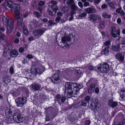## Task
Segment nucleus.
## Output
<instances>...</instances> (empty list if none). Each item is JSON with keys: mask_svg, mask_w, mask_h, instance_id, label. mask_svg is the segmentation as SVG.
<instances>
[{"mask_svg": "<svg viewBox=\"0 0 125 125\" xmlns=\"http://www.w3.org/2000/svg\"><path fill=\"white\" fill-rule=\"evenodd\" d=\"M109 48V47H106L102 51V52H104V54L105 55L107 54L109 52V51L108 49Z\"/></svg>", "mask_w": 125, "mask_h": 125, "instance_id": "obj_29", "label": "nucleus"}, {"mask_svg": "<svg viewBox=\"0 0 125 125\" xmlns=\"http://www.w3.org/2000/svg\"><path fill=\"white\" fill-rule=\"evenodd\" d=\"M95 92L96 93L98 94L99 92V89L98 87H96L95 89Z\"/></svg>", "mask_w": 125, "mask_h": 125, "instance_id": "obj_54", "label": "nucleus"}, {"mask_svg": "<svg viewBox=\"0 0 125 125\" xmlns=\"http://www.w3.org/2000/svg\"><path fill=\"white\" fill-rule=\"evenodd\" d=\"M120 95L123 99L125 97V88L122 89L120 93Z\"/></svg>", "mask_w": 125, "mask_h": 125, "instance_id": "obj_24", "label": "nucleus"}, {"mask_svg": "<svg viewBox=\"0 0 125 125\" xmlns=\"http://www.w3.org/2000/svg\"><path fill=\"white\" fill-rule=\"evenodd\" d=\"M10 73H13L14 72V70L13 68L12 67H11L10 68Z\"/></svg>", "mask_w": 125, "mask_h": 125, "instance_id": "obj_44", "label": "nucleus"}, {"mask_svg": "<svg viewBox=\"0 0 125 125\" xmlns=\"http://www.w3.org/2000/svg\"><path fill=\"white\" fill-rule=\"evenodd\" d=\"M65 100V98L64 97H61V100L62 102H64Z\"/></svg>", "mask_w": 125, "mask_h": 125, "instance_id": "obj_58", "label": "nucleus"}, {"mask_svg": "<svg viewBox=\"0 0 125 125\" xmlns=\"http://www.w3.org/2000/svg\"><path fill=\"white\" fill-rule=\"evenodd\" d=\"M110 42L109 41H106L104 43V45L107 47H109V46L110 45Z\"/></svg>", "mask_w": 125, "mask_h": 125, "instance_id": "obj_36", "label": "nucleus"}, {"mask_svg": "<svg viewBox=\"0 0 125 125\" xmlns=\"http://www.w3.org/2000/svg\"><path fill=\"white\" fill-rule=\"evenodd\" d=\"M85 11L88 13H94L96 11V9L93 7L85 9Z\"/></svg>", "mask_w": 125, "mask_h": 125, "instance_id": "obj_19", "label": "nucleus"}, {"mask_svg": "<svg viewBox=\"0 0 125 125\" xmlns=\"http://www.w3.org/2000/svg\"><path fill=\"white\" fill-rule=\"evenodd\" d=\"M45 2L44 1H41L38 3V5L40 6H42L44 5Z\"/></svg>", "mask_w": 125, "mask_h": 125, "instance_id": "obj_38", "label": "nucleus"}, {"mask_svg": "<svg viewBox=\"0 0 125 125\" xmlns=\"http://www.w3.org/2000/svg\"><path fill=\"white\" fill-rule=\"evenodd\" d=\"M56 73L54 74L52 77V81L54 82L57 83V81H58L60 80L59 77L58 73H59L60 71L59 70L57 71Z\"/></svg>", "mask_w": 125, "mask_h": 125, "instance_id": "obj_13", "label": "nucleus"}, {"mask_svg": "<svg viewBox=\"0 0 125 125\" xmlns=\"http://www.w3.org/2000/svg\"><path fill=\"white\" fill-rule=\"evenodd\" d=\"M22 62L25 64L27 62V60L25 59H24L22 61Z\"/></svg>", "mask_w": 125, "mask_h": 125, "instance_id": "obj_63", "label": "nucleus"}, {"mask_svg": "<svg viewBox=\"0 0 125 125\" xmlns=\"http://www.w3.org/2000/svg\"><path fill=\"white\" fill-rule=\"evenodd\" d=\"M12 9H13L14 10V12H15V11L16 10V11H20V8L19 5L18 4L14 3L12 7Z\"/></svg>", "mask_w": 125, "mask_h": 125, "instance_id": "obj_22", "label": "nucleus"}, {"mask_svg": "<svg viewBox=\"0 0 125 125\" xmlns=\"http://www.w3.org/2000/svg\"><path fill=\"white\" fill-rule=\"evenodd\" d=\"M116 34L117 35H119L120 34V29H117L116 31Z\"/></svg>", "mask_w": 125, "mask_h": 125, "instance_id": "obj_56", "label": "nucleus"}, {"mask_svg": "<svg viewBox=\"0 0 125 125\" xmlns=\"http://www.w3.org/2000/svg\"><path fill=\"white\" fill-rule=\"evenodd\" d=\"M71 8L73 10H77L79 8L77 6L75 5V3L71 5Z\"/></svg>", "mask_w": 125, "mask_h": 125, "instance_id": "obj_32", "label": "nucleus"}, {"mask_svg": "<svg viewBox=\"0 0 125 125\" xmlns=\"http://www.w3.org/2000/svg\"><path fill=\"white\" fill-rule=\"evenodd\" d=\"M18 54L17 51L15 50H12L10 53V55L12 57H16L17 56Z\"/></svg>", "mask_w": 125, "mask_h": 125, "instance_id": "obj_27", "label": "nucleus"}, {"mask_svg": "<svg viewBox=\"0 0 125 125\" xmlns=\"http://www.w3.org/2000/svg\"><path fill=\"white\" fill-rule=\"evenodd\" d=\"M120 14L122 16H124L125 15V13L124 11L122 10L120 12Z\"/></svg>", "mask_w": 125, "mask_h": 125, "instance_id": "obj_62", "label": "nucleus"}, {"mask_svg": "<svg viewBox=\"0 0 125 125\" xmlns=\"http://www.w3.org/2000/svg\"><path fill=\"white\" fill-rule=\"evenodd\" d=\"M51 5H50V7L52 9L53 12L56 13L58 10V7L57 6V2L54 1H52L51 2Z\"/></svg>", "mask_w": 125, "mask_h": 125, "instance_id": "obj_9", "label": "nucleus"}, {"mask_svg": "<svg viewBox=\"0 0 125 125\" xmlns=\"http://www.w3.org/2000/svg\"><path fill=\"white\" fill-rule=\"evenodd\" d=\"M70 41V38L69 36H65L62 39V43L65 45L69 44V42Z\"/></svg>", "mask_w": 125, "mask_h": 125, "instance_id": "obj_14", "label": "nucleus"}, {"mask_svg": "<svg viewBox=\"0 0 125 125\" xmlns=\"http://www.w3.org/2000/svg\"><path fill=\"white\" fill-rule=\"evenodd\" d=\"M34 39V37L32 36H31L28 38V40L29 41H31L33 40Z\"/></svg>", "mask_w": 125, "mask_h": 125, "instance_id": "obj_52", "label": "nucleus"}, {"mask_svg": "<svg viewBox=\"0 0 125 125\" xmlns=\"http://www.w3.org/2000/svg\"><path fill=\"white\" fill-rule=\"evenodd\" d=\"M56 98L57 99V100L58 101H60L61 100V96L59 95H57L56 96Z\"/></svg>", "mask_w": 125, "mask_h": 125, "instance_id": "obj_40", "label": "nucleus"}, {"mask_svg": "<svg viewBox=\"0 0 125 125\" xmlns=\"http://www.w3.org/2000/svg\"><path fill=\"white\" fill-rule=\"evenodd\" d=\"M43 68L42 67L39 68H37L34 66H32L31 68V72L35 75L37 74H41L43 72Z\"/></svg>", "mask_w": 125, "mask_h": 125, "instance_id": "obj_7", "label": "nucleus"}, {"mask_svg": "<svg viewBox=\"0 0 125 125\" xmlns=\"http://www.w3.org/2000/svg\"><path fill=\"white\" fill-rule=\"evenodd\" d=\"M124 54L123 53H119L115 55V59L121 62L124 61Z\"/></svg>", "mask_w": 125, "mask_h": 125, "instance_id": "obj_12", "label": "nucleus"}, {"mask_svg": "<svg viewBox=\"0 0 125 125\" xmlns=\"http://www.w3.org/2000/svg\"><path fill=\"white\" fill-rule=\"evenodd\" d=\"M102 16L105 19L109 18L111 17V14H109L106 11H104L102 13Z\"/></svg>", "mask_w": 125, "mask_h": 125, "instance_id": "obj_21", "label": "nucleus"}, {"mask_svg": "<svg viewBox=\"0 0 125 125\" xmlns=\"http://www.w3.org/2000/svg\"><path fill=\"white\" fill-rule=\"evenodd\" d=\"M108 104L110 106L114 108L117 106L118 104L116 102L114 101L112 99H111L109 101Z\"/></svg>", "mask_w": 125, "mask_h": 125, "instance_id": "obj_16", "label": "nucleus"}, {"mask_svg": "<svg viewBox=\"0 0 125 125\" xmlns=\"http://www.w3.org/2000/svg\"><path fill=\"white\" fill-rule=\"evenodd\" d=\"M24 51V49L22 47H21L19 50V52L20 53H22Z\"/></svg>", "mask_w": 125, "mask_h": 125, "instance_id": "obj_43", "label": "nucleus"}, {"mask_svg": "<svg viewBox=\"0 0 125 125\" xmlns=\"http://www.w3.org/2000/svg\"><path fill=\"white\" fill-rule=\"evenodd\" d=\"M5 35L4 34H2L0 32V39H4L5 37Z\"/></svg>", "mask_w": 125, "mask_h": 125, "instance_id": "obj_39", "label": "nucleus"}, {"mask_svg": "<svg viewBox=\"0 0 125 125\" xmlns=\"http://www.w3.org/2000/svg\"><path fill=\"white\" fill-rule=\"evenodd\" d=\"M78 4L79 6L81 8L83 7V3L81 2H79L78 3Z\"/></svg>", "mask_w": 125, "mask_h": 125, "instance_id": "obj_48", "label": "nucleus"}, {"mask_svg": "<svg viewBox=\"0 0 125 125\" xmlns=\"http://www.w3.org/2000/svg\"><path fill=\"white\" fill-rule=\"evenodd\" d=\"M50 120V118L48 116H46L45 118V120L46 121H49Z\"/></svg>", "mask_w": 125, "mask_h": 125, "instance_id": "obj_61", "label": "nucleus"}, {"mask_svg": "<svg viewBox=\"0 0 125 125\" xmlns=\"http://www.w3.org/2000/svg\"><path fill=\"white\" fill-rule=\"evenodd\" d=\"M97 71L99 72L106 73L109 69V66L107 63H104L97 67Z\"/></svg>", "mask_w": 125, "mask_h": 125, "instance_id": "obj_3", "label": "nucleus"}, {"mask_svg": "<svg viewBox=\"0 0 125 125\" xmlns=\"http://www.w3.org/2000/svg\"><path fill=\"white\" fill-rule=\"evenodd\" d=\"M3 81L5 84H7L9 82H10L11 79L9 77H6L3 78Z\"/></svg>", "mask_w": 125, "mask_h": 125, "instance_id": "obj_26", "label": "nucleus"}, {"mask_svg": "<svg viewBox=\"0 0 125 125\" xmlns=\"http://www.w3.org/2000/svg\"><path fill=\"white\" fill-rule=\"evenodd\" d=\"M19 42V40L17 38H16L14 40V42L15 43H18Z\"/></svg>", "mask_w": 125, "mask_h": 125, "instance_id": "obj_49", "label": "nucleus"}, {"mask_svg": "<svg viewBox=\"0 0 125 125\" xmlns=\"http://www.w3.org/2000/svg\"><path fill=\"white\" fill-rule=\"evenodd\" d=\"M116 29L115 28H113L111 32V35L114 38H116L117 37L116 34Z\"/></svg>", "mask_w": 125, "mask_h": 125, "instance_id": "obj_30", "label": "nucleus"}, {"mask_svg": "<svg viewBox=\"0 0 125 125\" xmlns=\"http://www.w3.org/2000/svg\"><path fill=\"white\" fill-rule=\"evenodd\" d=\"M14 16L15 18L17 20V25L20 26L21 24L23 25L22 15L20 13V11H17L15 10L14 12Z\"/></svg>", "mask_w": 125, "mask_h": 125, "instance_id": "obj_4", "label": "nucleus"}, {"mask_svg": "<svg viewBox=\"0 0 125 125\" xmlns=\"http://www.w3.org/2000/svg\"><path fill=\"white\" fill-rule=\"evenodd\" d=\"M112 48L114 51H119L120 50V46L119 45L115 46L113 45L112 46Z\"/></svg>", "mask_w": 125, "mask_h": 125, "instance_id": "obj_28", "label": "nucleus"}, {"mask_svg": "<svg viewBox=\"0 0 125 125\" xmlns=\"http://www.w3.org/2000/svg\"><path fill=\"white\" fill-rule=\"evenodd\" d=\"M0 30L2 31H4L5 30L4 27L3 26H1L0 27Z\"/></svg>", "mask_w": 125, "mask_h": 125, "instance_id": "obj_57", "label": "nucleus"}, {"mask_svg": "<svg viewBox=\"0 0 125 125\" xmlns=\"http://www.w3.org/2000/svg\"><path fill=\"white\" fill-rule=\"evenodd\" d=\"M2 21L4 23H6L7 22V31L9 33H11L13 30L14 23L13 20L11 18H9L8 20L5 16L2 17Z\"/></svg>", "mask_w": 125, "mask_h": 125, "instance_id": "obj_2", "label": "nucleus"}, {"mask_svg": "<svg viewBox=\"0 0 125 125\" xmlns=\"http://www.w3.org/2000/svg\"><path fill=\"white\" fill-rule=\"evenodd\" d=\"M61 18L60 17L58 16L55 19V21L58 22L61 20Z\"/></svg>", "mask_w": 125, "mask_h": 125, "instance_id": "obj_50", "label": "nucleus"}, {"mask_svg": "<svg viewBox=\"0 0 125 125\" xmlns=\"http://www.w3.org/2000/svg\"><path fill=\"white\" fill-rule=\"evenodd\" d=\"M26 57L29 59H32L33 58V56L30 54H28L26 56Z\"/></svg>", "mask_w": 125, "mask_h": 125, "instance_id": "obj_42", "label": "nucleus"}, {"mask_svg": "<svg viewBox=\"0 0 125 125\" xmlns=\"http://www.w3.org/2000/svg\"><path fill=\"white\" fill-rule=\"evenodd\" d=\"M121 22V19L119 18H118L117 19V23L118 24H120Z\"/></svg>", "mask_w": 125, "mask_h": 125, "instance_id": "obj_59", "label": "nucleus"}, {"mask_svg": "<svg viewBox=\"0 0 125 125\" xmlns=\"http://www.w3.org/2000/svg\"><path fill=\"white\" fill-rule=\"evenodd\" d=\"M119 41L121 42V43L122 45L125 44V37H120L118 39Z\"/></svg>", "mask_w": 125, "mask_h": 125, "instance_id": "obj_31", "label": "nucleus"}, {"mask_svg": "<svg viewBox=\"0 0 125 125\" xmlns=\"http://www.w3.org/2000/svg\"><path fill=\"white\" fill-rule=\"evenodd\" d=\"M46 30V29L44 28L35 30L33 31V34L36 37L41 36L44 33Z\"/></svg>", "mask_w": 125, "mask_h": 125, "instance_id": "obj_8", "label": "nucleus"}, {"mask_svg": "<svg viewBox=\"0 0 125 125\" xmlns=\"http://www.w3.org/2000/svg\"><path fill=\"white\" fill-rule=\"evenodd\" d=\"M95 87V85L94 84L92 83L90 85L88 91L89 93H91L94 91Z\"/></svg>", "mask_w": 125, "mask_h": 125, "instance_id": "obj_23", "label": "nucleus"}, {"mask_svg": "<svg viewBox=\"0 0 125 125\" xmlns=\"http://www.w3.org/2000/svg\"><path fill=\"white\" fill-rule=\"evenodd\" d=\"M48 12L49 14L50 15H53V13L50 10H48Z\"/></svg>", "mask_w": 125, "mask_h": 125, "instance_id": "obj_55", "label": "nucleus"}, {"mask_svg": "<svg viewBox=\"0 0 125 125\" xmlns=\"http://www.w3.org/2000/svg\"><path fill=\"white\" fill-rule=\"evenodd\" d=\"M57 14L58 16H62V13L61 12H58L57 13Z\"/></svg>", "mask_w": 125, "mask_h": 125, "instance_id": "obj_64", "label": "nucleus"}, {"mask_svg": "<svg viewBox=\"0 0 125 125\" xmlns=\"http://www.w3.org/2000/svg\"><path fill=\"white\" fill-rule=\"evenodd\" d=\"M12 46L10 45H9L7 46L6 48L7 49L8 48V50H10L12 49Z\"/></svg>", "mask_w": 125, "mask_h": 125, "instance_id": "obj_53", "label": "nucleus"}, {"mask_svg": "<svg viewBox=\"0 0 125 125\" xmlns=\"http://www.w3.org/2000/svg\"><path fill=\"white\" fill-rule=\"evenodd\" d=\"M87 15L86 13L84 12L80 14L79 15V16L82 18H84Z\"/></svg>", "mask_w": 125, "mask_h": 125, "instance_id": "obj_35", "label": "nucleus"}, {"mask_svg": "<svg viewBox=\"0 0 125 125\" xmlns=\"http://www.w3.org/2000/svg\"><path fill=\"white\" fill-rule=\"evenodd\" d=\"M13 4V2L10 0H8L5 3V8L8 10H12Z\"/></svg>", "mask_w": 125, "mask_h": 125, "instance_id": "obj_11", "label": "nucleus"}, {"mask_svg": "<svg viewBox=\"0 0 125 125\" xmlns=\"http://www.w3.org/2000/svg\"><path fill=\"white\" fill-rule=\"evenodd\" d=\"M15 101L18 106L22 107L26 103L27 99L25 97H18L16 100Z\"/></svg>", "mask_w": 125, "mask_h": 125, "instance_id": "obj_6", "label": "nucleus"}, {"mask_svg": "<svg viewBox=\"0 0 125 125\" xmlns=\"http://www.w3.org/2000/svg\"><path fill=\"white\" fill-rule=\"evenodd\" d=\"M121 8H119L117 9L116 10V12L118 13H119L121 11Z\"/></svg>", "mask_w": 125, "mask_h": 125, "instance_id": "obj_47", "label": "nucleus"}, {"mask_svg": "<svg viewBox=\"0 0 125 125\" xmlns=\"http://www.w3.org/2000/svg\"><path fill=\"white\" fill-rule=\"evenodd\" d=\"M90 99V97L88 96H86L85 98V100L86 101H89Z\"/></svg>", "mask_w": 125, "mask_h": 125, "instance_id": "obj_60", "label": "nucleus"}, {"mask_svg": "<svg viewBox=\"0 0 125 125\" xmlns=\"http://www.w3.org/2000/svg\"><path fill=\"white\" fill-rule=\"evenodd\" d=\"M107 7V6L106 4H104L101 6V8L102 9H105Z\"/></svg>", "mask_w": 125, "mask_h": 125, "instance_id": "obj_45", "label": "nucleus"}, {"mask_svg": "<svg viewBox=\"0 0 125 125\" xmlns=\"http://www.w3.org/2000/svg\"><path fill=\"white\" fill-rule=\"evenodd\" d=\"M89 5V3L87 2H85L84 3V6L85 7L88 6Z\"/></svg>", "mask_w": 125, "mask_h": 125, "instance_id": "obj_51", "label": "nucleus"}, {"mask_svg": "<svg viewBox=\"0 0 125 125\" xmlns=\"http://www.w3.org/2000/svg\"><path fill=\"white\" fill-rule=\"evenodd\" d=\"M109 5L110 7L112 8H115V4L113 2H110L109 3Z\"/></svg>", "mask_w": 125, "mask_h": 125, "instance_id": "obj_33", "label": "nucleus"}, {"mask_svg": "<svg viewBox=\"0 0 125 125\" xmlns=\"http://www.w3.org/2000/svg\"><path fill=\"white\" fill-rule=\"evenodd\" d=\"M69 9V8L67 6H65L63 7L62 10L64 12L67 11Z\"/></svg>", "mask_w": 125, "mask_h": 125, "instance_id": "obj_37", "label": "nucleus"}, {"mask_svg": "<svg viewBox=\"0 0 125 125\" xmlns=\"http://www.w3.org/2000/svg\"><path fill=\"white\" fill-rule=\"evenodd\" d=\"M73 71L75 72V74L77 75L78 77H81L82 75V73L81 70L78 68L73 69Z\"/></svg>", "mask_w": 125, "mask_h": 125, "instance_id": "obj_20", "label": "nucleus"}, {"mask_svg": "<svg viewBox=\"0 0 125 125\" xmlns=\"http://www.w3.org/2000/svg\"><path fill=\"white\" fill-rule=\"evenodd\" d=\"M31 89L35 91L39 90L40 88V86L37 84H32L30 86Z\"/></svg>", "mask_w": 125, "mask_h": 125, "instance_id": "obj_18", "label": "nucleus"}, {"mask_svg": "<svg viewBox=\"0 0 125 125\" xmlns=\"http://www.w3.org/2000/svg\"><path fill=\"white\" fill-rule=\"evenodd\" d=\"M65 90L64 95L65 97H70L72 96H75L77 94V92L83 87L82 84H76L67 83L65 84Z\"/></svg>", "mask_w": 125, "mask_h": 125, "instance_id": "obj_1", "label": "nucleus"}, {"mask_svg": "<svg viewBox=\"0 0 125 125\" xmlns=\"http://www.w3.org/2000/svg\"><path fill=\"white\" fill-rule=\"evenodd\" d=\"M5 113L7 117L10 118L12 116V111L9 108L7 107L6 109Z\"/></svg>", "mask_w": 125, "mask_h": 125, "instance_id": "obj_17", "label": "nucleus"}, {"mask_svg": "<svg viewBox=\"0 0 125 125\" xmlns=\"http://www.w3.org/2000/svg\"><path fill=\"white\" fill-rule=\"evenodd\" d=\"M34 13L36 16L37 17H39L40 16V13L38 12L35 11L34 12Z\"/></svg>", "mask_w": 125, "mask_h": 125, "instance_id": "obj_41", "label": "nucleus"}, {"mask_svg": "<svg viewBox=\"0 0 125 125\" xmlns=\"http://www.w3.org/2000/svg\"><path fill=\"white\" fill-rule=\"evenodd\" d=\"M13 118L15 121L18 123L22 122L25 120L24 117L21 114L17 113L14 114Z\"/></svg>", "mask_w": 125, "mask_h": 125, "instance_id": "obj_5", "label": "nucleus"}, {"mask_svg": "<svg viewBox=\"0 0 125 125\" xmlns=\"http://www.w3.org/2000/svg\"><path fill=\"white\" fill-rule=\"evenodd\" d=\"M91 122L89 120H86L85 121V125H90Z\"/></svg>", "mask_w": 125, "mask_h": 125, "instance_id": "obj_46", "label": "nucleus"}, {"mask_svg": "<svg viewBox=\"0 0 125 125\" xmlns=\"http://www.w3.org/2000/svg\"><path fill=\"white\" fill-rule=\"evenodd\" d=\"M74 3L73 0H68L66 2L67 4L68 5H69L71 4H73Z\"/></svg>", "mask_w": 125, "mask_h": 125, "instance_id": "obj_34", "label": "nucleus"}, {"mask_svg": "<svg viewBox=\"0 0 125 125\" xmlns=\"http://www.w3.org/2000/svg\"><path fill=\"white\" fill-rule=\"evenodd\" d=\"M21 24L20 26H21L23 29L24 33L26 35H27L28 34V31L27 29L24 26V24L23 23V25Z\"/></svg>", "mask_w": 125, "mask_h": 125, "instance_id": "obj_25", "label": "nucleus"}, {"mask_svg": "<svg viewBox=\"0 0 125 125\" xmlns=\"http://www.w3.org/2000/svg\"><path fill=\"white\" fill-rule=\"evenodd\" d=\"M89 18L91 21H95L97 20L100 21L101 20L100 16L94 14H91L90 15Z\"/></svg>", "mask_w": 125, "mask_h": 125, "instance_id": "obj_10", "label": "nucleus"}, {"mask_svg": "<svg viewBox=\"0 0 125 125\" xmlns=\"http://www.w3.org/2000/svg\"><path fill=\"white\" fill-rule=\"evenodd\" d=\"M92 104L93 106H94V111L95 112L99 110L100 108V106L99 104V102L97 101V100H96L95 101H93Z\"/></svg>", "mask_w": 125, "mask_h": 125, "instance_id": "obj_15", "label": "nucleus"}]
</instances>
